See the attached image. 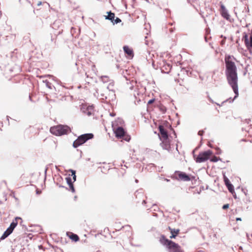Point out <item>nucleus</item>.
<instances>
[{"label":"nucleus","mask_w":252,"mask_h":252,"mask_svg":"<svg viewBox=\"0 0 252 252\" xmlns=\"http://www.w3.org/2000/svg\"><path fill=\"white\" fill-rule=\"evenodd\" d=\"M231 56L228 55L225 58V75L228 84L232 89L235 96L230 101V103L233 101L238 96L239 91L238 86V74L237 67L234 62L230 60Z\"/></svg>","instance_id":"nucleus-1"},{"label":"nucleus","mask_w":252,"mask_h":252,"mask_svg":"<svg viewBox=\"0 0 252 252\" xmlns=\"http://www.w3.org/2000/svg\"><path fill=\"white\" fill-rule=\"evenodd\" d=\"M159 242L166 247L168 252H185L178 244L168 239L164 235L161 236Z\"/></svg>","instance_id":"nucleus-2"},{"label":"nucleus","mask_w":252,"mask_h":252,"mask_svg":"<svg viewBox=\"0 0 252 252\" xmlns=\"http://www.w3.org/2000/svg\"><path fill=\"white\" fill-rule=\"evenodd\" d=\"M50 132L56 136H62L67 134L71 131V129L67 125H59L56 126L51 127L50 129Z\"/></svg>","instance_id":"nucleus-3"},{"label":"nucleus","mask_w":252,"mask_h":252,"mask_svg":"<svg viewBox=\"0 0 252 252\" xmlns=\"http://www.w3.org/2000/svg\"><path fill=\"white\" fill-rule=\"evenodd\" d=\"M94 137V134L92 133H85L82 134L73 142V146L74 148H77L79 146L86 143L88 140L92 139Z\"/></svg>","instance_id":"nucleus-4"},{"label":"nucleus","mask_w":252,"mask_h":252,"mask_svg":"<svg viewBox=\"0 0 252 252\" xmlns=\"http://www.w3.org/2000/svg\"><path fill=\"white\" fill-rule=\"evenodd\" d=\"M114 124H112V127L115 136L118 138H122L126 141H129L130 139V137L129 135H126V131L124 128L122 126H117L115 127Z\"/></svg>","instance_id":"nucleus-5"},{"label":"nucleus","mask_w":252,"mask_h":252,"mask_svg":"<svg viewBox=\"0 0 252 252\" xmlns=\"http://www.w3.org/2000/svg\"><path fill=\"white\" fill-rule=\"evenodd\" d=\"M212 154V151L210 150H208L205 151L200 152L197 157H196V155H193V158L196 162L201 163L209 159Z\"/></svg>","instance_id":"nucleus-6"},{"label":"nucleus","mask_w":252,"mask_h":252,"mask_svg":"<svg viewBox=\"0 0 252 252\" xmlns=\"http://www.w3.org/2000/svg\"><path fill=\"white\" fill-rule=\"evenodd\" d=\"M175 174H177L178 175V178H177L176 177H173V178H174L177 180L183 181H189L191 180V178H190V176L189 175L187 174V173H186L185 172H181V171H176L175 172Z\"/></svg>","instance_id":"nucleus-7"},{"label":"nucleus","mask_w":252,"mask_h":252,"mask_svg":"<svg viewBox=\"0 0 252 252\" xmlns=\"http://www.w3.org/2000/svg\"><path fill=\"white\" fill-rule=\"evenodd\" d=\"M158 130L159 131L160 135L159 137L161 140V138L163 139H168V134L167 131L164 128V126L162 125L158 126Z\"/></svg>","instance_id":"nucleus-8"},{"label":"nucleus","mask_w":252,"mask_h":252,"mask_svg":"<svg viewBox=\"0 0 252 252\" xmlns=\"http://www.w3.org/2000/svg\"><path fill=\"white\" fill-rule=\"evenodd\" d=\"M223 180L225 186H226L229 191L233 194L235 193L233 185L230 183L229 179L225 175L223 176Z\"/></svg>","instance_id":"nucleus-9"},{"label":"nucleus","mask_w":252,"mask_h":252,"mask_svg":"<svg viewBox=\"0 0 252 252\" xmlns=\"http://www.w3.org/2000/svg\"><path fill=\"white\" fill-rule=\"evenodd\" d=\"M18 220H21V222H22V220L21 218L17 217L15 218L14 220L11 222L10 226L7 228L9 231H10L11 233H12L14 228L16 227L18 224Z\"/></svg>","instance_id":"nucleus-10"},{"label":"nucleus","mask_w":252,"mask_h":252,"mask_svg":"<svg viewBox=\"0 0 252 252\" xmlns=\"http://www.w3.org/2000/svg\"><path fill=\"white\" fill-rule=\"evenodd\" d=\"M160 145L163 149L166 150L168 152L170 150V143L168 139H163L162 142L160 143Z\"/></svg>","instance_id":"nucleus-11"},{"label":"nucleus","mask_w":252,"mask_h":252,"mask_svg":"<svg viewBox=\"0 0 252 252\" xmlns=\"http://www.w3.org/2000/svg\"><path fill=\"white\" fill-rule=\"evenodd\" d=\"M123 50L126 54L129 57L133 58L134 56L133 51L132 49L130 48L128 46L125 45L123 47Z\"/></svg>","instance_id":"nucleus-12"},{"label":"nucleus","mask_w":252,"mask_h":252,"mask_svg":"<svg viewBox=\"0 0 252 252\" xmlns=\"http://www.w3.org/2000/svg\"><path fill=\"white\" fill-rule=\"evenodd\" d=\"M221 16L226 20L229 19L230 15L227 10L223 5H221Z\"/></svg>","instance_id":"nucleus-13"},{"label":"nucleus","mask_w":252,"mask_h":252,"mask_svg":"<svg viewBox=\"0 0 252 252\" xmlns=\"http://www.w3.org/2000/svg\"><path fill=\"white\" fill-rule=\"evenodd\" d=\"M66 183L69 187L70 189L72 192H75V189L73 185V181H72V179L70 177H67L65 178Z\"/></svg>","instance_id":"nucleus-14"},{"label":"nucleus","mask_w":252,"mask_h":252,"mask_svg":"<svg viewBox=\"0 0 252 252\" xmlns=\"http://www.w3.org/2000/svg\"><path fill=\"white\" fill-rule=\"evenodd\" d=\"M168 229L170 230L171 235L169 237L170 239L175 238L180 232L179 229L172 228L168 226Z\"/></svg>","instance_id":"nucleus-15"},{"label":"nucleus","mask_w":252,"mask_h":252,"mask_svg":"<svg viewBox=\"0 0 252 252\" xmlns=\"http://www.w3.org/2000/svg\"><path fill=\"white\" fill-rule=\"evenodd\" d=\"M135 196L136 198L138 199L137 202H139L140 201V199L141 198H143L144 196V192L143 191V189H140L138 190H137L135 192Z\"/></svg>","instance_id":"nucleus-16"},{"label":"nucleus","mask_w":252,"mask_h":252,"mask_svg":"<svg viewBox=\"0 0 252 252\" xmlns=\"http://www.w3.org/2000/svg\"><path fill=\"white\" fill-rule=\"evenodd\" d=\"M245 43L248 48H252V35L250 36V39L249 40L248 35L245 34L244 36Z\"/></svg>","instance_id":"nucleus-17"},{"label":"nucleus","mask_w":252,"mask_h":252,"mask_svg":"<svg viewBox=\"0 0 252 252\" xmlns=\"http://www.w3.org/2000/svg\"><path fill=\"white\" fill-rule=\"evenodd\" d=\"M67 235L69 237V238L74 242H77L79 240V236L72 232H68L66 233Z\"/></svg>","instance_id":"nucleus-18"},{"label":"nucleus","mask_w":252,"mask_h":252,"mask_svg":"<svg viewBox=\"0 0 252 252\" xmlns=\"http://www.w3.org/2000/svg\"><path fill=\"white\" fill-rule=\"evenodd\" d=\"M107 15L105 16V19L111 21V22H113L114 19L115 18V14L112 12L111 11L107 12Z\"/></svg>","instance_id":"nucleus-19"},{"label":"nucleus","mask_w":252,"mask_h":252,"mask_svg":"<svg viewBox=\"0 0 252 252\" xmlns=\"http://www.w3.org/2000/svg\"><path fill=\"white\" fill-rule=\"evenodd\" d=\"M94 112V106L93 105L88 106L86 110L84 111V113L88 116H91Z\"/></svg>","instance_id":"nucleus-20"},{"label":"nucleus","mask_w":252,"mask_h":252,"mask_svg":"<svg viewBox=\"0 0 252 252\" xmlns=\"http://www.w3.org/2000/svg\"><path fill=\"white\" fill-rule=\"evenodd\" d=\"M12 233L9 231L8 229H6L2 236L0 238V241L1 240H4L5 238H6L9 235H10Z\"/></svg>","instance_id":"nucleus-21"},{"label":"nucleus","mask_w":252,"mask_h":252,"mask_svg":"<svg viewBox=\"0 0 252 252\" xmlns=\"http://www.w3.org/2000/svg\"><path fill=\"white\" fill-rule=\"evenodd\" d=\"M43 83H44L46 85V86L52 90L53 88H55V87L52 85V84L48 80H43Z\"/></svg>","instance_id":"nucleus-22"},{"label":"nucleus","mask_w":252,"mask_h":252,"mask_svg":"<svg viewBox=\"0 0 252 252\" xmlns=\"http://www.w3.org/2000/svg\"><path fill=\"white\" fill-rule=\"evenodd\" d=\"M69 171L71 173V176L72 177L73 182H75L76 181V171L73 169H70Z\"/></svg>","instance_id":"nucleus-23"},{"label":"nucleus","mask_w":252,"mask_h":252,"mask_svg":"<svg viewBox=\"0 0 252 252\" xmlns=\"http://www.w3.org/2000/svg\"><path fill=\"white\" fill-rule=\"evenodd\" d=\"M219 160H221V158H218L216 156H213L210 159L211 161L214 162H217Z\"/></svg>","instance_id":"nucleus-24"},{"label":"nucleus","mask_w":252,"mask_h":252,"mask_svg":"<svg viewBox=\"0 0 252 252\" xmlns=\"http://www.w3.org/2000/svg\"><path fill=\"white\" fill-rule=\"evenodd\" d=\"M121 20L119 18L116 17V19H114L113 22L112 23H113V24H117L120 23V22H121Z\"/></svg>","instance_id":"nucleus-25"},{"label":"nucleus","mask_w":252,"mask_h":252,"mask_svg":"<svg viewBox=\"0 0 252 252\" xmlns=\"http://www.w3.org/2000/svg\"><path fill=\"white\" fill-rule=\"evenodd\" d=\"M101 79L103 83H105L108 82V77L107 76H102L101 77Z\"/></svg>","instance_id":"nucleus-26"},{"label":"nucleus","mask_w":252,"mask_h":252,"mask_svg":"<svg viewBox=\"0 0 252 252\" xmlns=\"http://www.w3.org/2000/svg\"><path fill=\"white\" fill-rule=\"evenodd\" d=\"M232 99L231 98V97H230L228 99H226V100L224 101L223 102H222V103L221 104H220L219 103H216V104L217 105H219L220 106H222V104H223L226 101H229L230 102V101H231Z\"/></svg>","instance_id":"nucleus-27"},{"label":"nucleus","mask_w":252,"mask_h":252,"mask_svg":"<svg viewBox=\"0 0 252 252\" xmlns=\"http://www.w3.org/2000/svg\"><path fill=\"white\" fill-rule=\"evenodd\" d=\"M113 86V84H112V83H110V84H109V85L108 86V87H107V89H108L109 90H110V91H113V89H112Z\"/></svg>","instance_id":"nucleus-28"},{"label":"nucleus","mask_w":252,"mask_h":252,"mask_svg":"<svg viewBox=\"0 0 252 252\" xmlns=\"http://www.w3.org/2000/svg\"><path fill=\"white\" fill-rule=\"evenodd\" d=\"M216 149L217 150V154L220 155V154H221V150H220V148L217 147V148H216Z\"/></svg>","instance_id":"nucleus-29"},{"label":"nucleus","mask_w":252,"mask_h":252,"mask_svg":"<svg viewBox=\"0 0 252 252\" xmlns=\"http://www.w3.org/2000/svg\"><path fill=\"white\" fill-rule=\"evenodd\" d=\"M229 204H224L223 206H222V209L225 210V209H226L227 208H229Z\"/></svg>","instance_id":"nucleus-30"},{"label":"nucleus","mask_w":252,"mask_h":252,"mask_svg":"<svg viewBox=\"0 0 252 252\" xmlns=\"http://www.w3.org/2000/svg\"><path fill=\"white\" fill-rule=\"evenodd\" d=\"M204 133V131L203 130H200L198 131V134L200 136H202Z\"/></svg>","instance_id":"nucleus-31"},{"label":"nucleus","mask_w":252,"mask_h":252,"mask_svg":"<svg viewBox=\"0 0 252 252\" xmlns=\"http://www.w3.org/2000/svg\"><path fill=\"white\" fill-rule=\"evenodd\" d=\"M155 99H150L148 102V104H152L153 103H154V102L155 101Z\"/></svg>","instance_id":"nucleus-32"},{"label":"nucleus","mask_w":252,"mask_h":252,"mask_svg":"<svg viewBox=\"0 0 252 252\" xmlns=\"http://www.w3.org/2000/svg\"><path fill=\"white\" fill-rule=\"evenodd\" d=\"M124 228H126L127 230H128V229H130L131 227L129 225H126L123 227Z\"/></svg>","instance_id":"nucleus-33"},{"label":"nucleus","mask_w":252,"mask_h":252,"mask_svg":"<svg viewBox=\"0 0 252 252\" xmlns=\"http://www.w3.org/2000/svg\"><path fill=\"white\" fill-rule=\"evenodd\" d=\"M208 98H209V101L211 102H212L213 103H215L214 101H213V100L210 97L208 96Z\"/></svg>","instance_id":"nucleus-34"},{"label":"nucleus","mask_w":252,"mask_h":252,"mask_svg":"<svg viewBox=\"0 0 252 252\" xmlns=\"http://www.w3.org/2000/svg\"><path fill=\"white\" fill-rule=\"evenodd\" d=\"M122 121H122V119H121L119 118V119H118V121H117L116 122H117H117H119V123H120L121 124V122H122Z\"/></svg>","instance_id":"nucleus-35"},{"label":"nucleus","mask_w":252,"mask_h":252,"mask_svg":"<svg viewBox=\"0 0 252 252\" xmlns=\"http://www.w3.org/2000/svg\"><path fill=\"white\" fill-rule=\"evenodd\" d=\"M142 204H145L146 203V201L145 199H143L142 202Z\"/></svg>","instance_id":"nucleus-36"},{"label":"nucleus","mask_w":252,"mask_h":252,"mask_svg":"<svg viewBox=\"0 0 252 252\" xmlns=\"http://www.w3.org/2000/svg\"><path fill=\"white\" fill-rule=\"evenodd\" d=\"M167 67H168V69L169 71L171 68V66L170 65V64H167Z\"/></svg>","instance_id":"nucleus-37"},{"label":"nucleus","mask_w":252,"mask_h":252,"mask_svg":"<svg viewBox=\"0 0 252 252\" xmlns=\"http://www.w3.org/2000/svg\"><path fill=\"white\" fill-rule=\"evenodd\" d=\"M232 195H233V196L234 198H235V199L237 198V196H236V194L235 192L233 194H232Z\"/></svg>","instance_id":"nucleus-38"},{"label":"nucleus","mask_w":252,"mask_h":252,"mask_svg":"<svg viewBox=\"0 0 252 252\" xmlns=\"http://www.w3.org/2000/svg\"><path fill=\"white\" fill-rule=\"evenodd\" d=\"M236 221H239V220H241L242 219L241 218H236Z\"/></svg>","instance_id":"nucleus-39"},{"label":"nucleus","mask_w":252,"mask_h":252,"mask_svg":"<svg viewBox=\"0 0 252 252\" xmlns=\"http://www.w3.org/2000/svg\"><path fill=\"white\" fill-rule=\"evenodd\" d=\"M110 115L111 116L113 117V116H115V113H110Z\"/></svg>","instance_id":"nucleus-40"},{"label":"nucleus","mask_w":252,"mask_h":252,"mask_svg":"<svg viewBox=\"0 0 252 252\" xmlns=\"http://www.w3.org/2000/svg\"><path fill=\"white\" fill-rule=\"evenodd\" d=\"M57 185L59 186V188H65L64 186H62V185H59L58 184H57Z\"/></svg>","instance_id":"nucleus-41"},{"label":"nucleus","mask_w":252,"mask_h":252,"mask_svg":"<svg viewBox=\"0 0 252 252\" xmlns=\"http://www.w3.org/2000/svg\"><path fill=\"white\" fill-rule=\"evenodd\" d=\"M208 146H209V147H210V148H213L212 145L210 144V142H209Z\"/></svg>","instance_id":"nucleus-42"},{"label":"nucleus","mask_w":252,"mask_h":252,"mask_svg":"<svg viewBox=\"0 0 252 252\" xmlns=\"http://www.w3.org/2000/svg\"><path fill=\"white\" fill-rule=\"evenodd\" d=\"M74 30V29L73 28H72L71 29V33L73 34V31Z\"/></svg>","instance_id":"nucleus-43"},{"label":"nucleus","mask_w":252,"mask_h":252,"mask_svg":"<svg viewBox=\"0 0 252 252\" xmlns=\"http://www.w3.org/2000/svg\"><path fill=\"white\" fill-rule=\"evenodd\" d=\"M242 191H243V192H244V193H245V194L246 195H247V193L244 191V189H242Z\"/></svg>","instance_id":"nucleus-44"},{"label":"nucleus","mask_w":252,"mask_h":252,"mask_svg":"<svg viewBox=\"0 0 252 252\" xmlns=\"http://www.w3.org/2000/svg\"><path fill=\"white\" fill-rule=\"evenodd\" d=\"M41 3H41V1H39V2H38V3H37V5H38V6H39V5H40L41 4Z\"/></svg>","instance_id":"nucleus-45"},{"label":"nucleus","mask_w":252,"mask_h":252,"mask_svg":"<svg viewBox=\"0 0 252 252\" xmlns=\"http://www.w3.org/2000/svg\"><path fill=\"white\" fill-rule=\"evenodd\" d=\"M220 37H221V38H223L224 39H226V37H224V36H223L222 35H220Z\"/></svg>","instance_id":"nucleus-46"},{"label":"nucleus","mask_w":252,"mask_h":252,"mask_svg":"<svg viewBox=\"0 0 252 252\" xmlns=\"http://www.w3.org/2000/svg\"><path fill=\"white\" fill-rule=\"evenodd\" d=\"M165 180L166 182H169V181H170V180H169V179H165Z\"/></svg>","instance_id":"nucleus-47"},{"label":"nucleus","mask_w":252,"mask_h":252,"mask_svg":"<svg viewBox=\"0 0 252 252\" xmlns=\"http://www.w3.org/2000/svg\"><path fill=\"white\" fill-rule=\"evenodd\" d=\"M40 193V191H38V190H37V191H36V193H37V194H39V193Z\"/></svg>","instance_id":"nucleus-48"},{"label":"nucleus","mask_w":252,"mask_h":252,"mask_svg":"<svg viewBox=\"0 0 252 252\" xmlns=\"http://www.w3.org/2000/svg\"><path fill=\"white\" fill-rule=\"evenodd\" d=\"M169 30H170V32H173V30L172 29H170Z\"/></svg>","instance_id":"nucleus-49"},{"label":"nucleus","mask_w":252,"mask_h":252,"mask_svg":"<svg viewBox=\"0 0 252 252\" xmlns=\"http://www.w3.org/2000/svg\"><path fill=\"white\" fill-rule=\"evenodd\" d=\"M29 99L32 101V98H31V96L30 95H29Z\"/></svg>","instance_id":"nucleus-50"},{"label":"nucleus","mask_w":252,"mask_h":252,"mask_svg":"<svg viewBox=\"0 0 252 252\" xmlns=\"http://www.w3.org/2000/svg\"><path fill=\"white\" fill-rule=\"evenodd\" d=\"M135 181L136 183H138V182L137 179H136Z\"/></svg>","instance_id":"nucleus-51"},{"label":"nucleus","mask_w":252,"mask_h":252,"mask_svg":"<svg viewBox=\"0 0 252 252\" xmlns=\"http://www.w3.org/2000/svg\"><path fill=\"white\" fill-rule=\"evenodd\" d=\"M153 207H157V206H156V204H154V205H153Z\"/></svg>","instance_id":"nucleus-52"},{"label":"nucleus","mask_w":252,"mask_h":252,"mask_svg":"<svg viewBox=\"0 0 252 252\" xmlns=\"http://www.w3.org/2000/svg\"><path fill=\"white\" fill-rule=\"evenodd\" d=\"M224 40H222V41H221V43H222V44H223V43H224Z\"/></svg>","instance_id":"nucleus-53"},{"label":"nucleus","mask_w":252,"mask_h":252,"mask_svg":"<svg viewBox=\"0 0 252 252\" xmlns=\"http://www.w3.org/2000/svg\"><path fill=\"white\" fill-rule=\"evenodd\" d=\"M154 216H156V217H157V216H158V215L156 214H154Z\"/></svg>","instance_id":"nucleus-54"},{"label":"nucleus","mask_w":252,"mask_h":252,"mask_svg":"<svg viewBox=\"0 0 252 252\" xmlns=\"http://www.w3.org/2000/svg\"><path fill=\"white\" fill-rule=\"evenodd\" d=\"M173 133H174V135H176V133H175V131H173Z\"/></svg>","instance_id":"nucleus-55"},{"label":"nucleus","mask_w":252,"mask_h":252,"mask_svg":"<svg viewBox=\"0 0 252 252\" xmlns=\"http://www.w3.org/2000/svg\"><path fill=\"white\" fill-rule=\"evenodd\" d=\"M46 172H47V169H46L45 171V174H46Z\"/></svg>","instance_id":"nucleus-56"},{"label":"nucleus","mask_w":252,"mask_h":252,"mask_svg":"<svg viewBox=\"0 0 252 252\" xmlns=\"http://www.w3.org/2000/svg\"><path fill=\"white\" fill-rule=\"evenodd\" d=\"M53 40H54V39H53V37H52V38H51V40L53 41Z\"/></svg>","instance_id":"nucleus-57"},{"label":"nucleus","mask_w":252,"mask_h":252,"mask_svg":"<svg viewBox=\"0 0 252 252\" xmlns=\"http://www.w3.org/2000/svg\"><path fill=\"white\" fill-rule=\"evenodd\" d=\"M76 198H77V196H75L74 197V199H75Z\"/></svg>","instance_id":"nucleus-58"}]
</instances>
